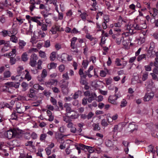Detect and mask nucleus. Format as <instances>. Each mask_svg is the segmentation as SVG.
Wrapping results in <instances>:
<instances>
[{
  "mask_svg": "<svg viewBox=\"0 0 158 158\" xmlns=\"http://www.w3.org/2000/svg\"><path fill=\"white\" fill-rule=\"evenodd\" d=\"M4 135L6 137L10 139L14 137H17V132L15 130H10L4 132Z\"/></svg>",
  "mask_w": 158,
  "mask_h": 158,
  "instance_id": "f257e3e1",
  "label": "nucleus"
},
{
  "mask_svg": "<svg viewBox=\"0 0 158 158\" xmlns=\"http://www.w3.org/2000/svg\"><path fill=\"white\" fill-rule=\"evenodd\" d=\"M38 59L37 55L35 53L32 54L30 58L29 64L32 67H34L36 64V60Z\"/></svg>",
  "mask_w": 158,
  "mask_h": 158,
  "instance_id": "f03ea898",
  "label": "nucleus"
},
{
  "mask_svg": "<svg viewBox=\"0 0 158 158\" xmlns=\"http://www.w3.org/2000/svg\"><path fill=\"white\" fill-rule=\"evenodd\" d=\"M68 82H67L66 84H62L60 85L61 90L63 94H67L69 92V89L68 87Z\"/></svg>",
  "mask_w": 158,
  "mask_h": 158,
  "instance_id": "7ed1b4c3",
  "label": "nucleus"
},
{
  "mask_svg": "<svg viewBox=\"0 0 158 158\" xmlns=\"http://www.w3.org/2000/svg\"><path fill=\"white\" fill-rule=\"evenodd\" d=\"M154 96V93L152 92H150L146 94L144 97V101L145 102L151 100Z\"/></svg>",
  "mask_w": 158,
  "mask_h": 158,
  "instance_id": "20e7f679",
  "label": "nucleus"
},
{
  "mask_svg": "<svg viewBox=\"0 0 158 158\" xmlns=\"http://www.w3.org/2000/svg\"><path fill=\"white\" fill-rule=\"evenodd\" d=\"M128 127L131 130L130 131L131 132L135 130L137 131V130L138 126L134 122L130 123Z\"/></svg>",
  "mask_w": 158,
  "mask_h": 158,
  "instance_id": "39448f33",
  "label": "nucleus"
},
{
  "mask_svg": "<svg viewBox=\"0 0 158 158\" xmlns=\"http://www.w3.org/2000/svg\"><path fill=\"white\" fill-rule=\"evenodd\" d=\"M36 91L33 88H31L29 89V92L28 93L27 95L30 98H32L36 96L35 94Z\"/></svg>",
  "mask_w": 158,
  "mask_h": 158,
  "instance_id": "423d86ee",
  "label": "nucleus"
},
{
  "mask_svg": "<svg viewBox=\"0 0 158 158\" xmlns=\"http://www.w3.org/2000/svg\"><path fill=\"white\" fill-rule=\"evenodd\" d=\"M71 104L68 103H65L64 105V107L65 108V110L66 112V114H68L72 112H73L74 110H72L70 107Z\"/></svg>",
  "mask_w": 158,
  "mask_h": 158,
  "instance_id": "0eeeda50",
  "label": "nucleus"
},
{
  "mask_svg": "<svg viewBox=\"0 0 158 158\" xmlns=\"http://www.w3.org/2000/svg\"><path fill=\"white\" fill-rule=\"evenodd\" d=\"M60 27L59 26L55 25L52 27L50 31L52 34H55L57 31H60Z\"/></svg>",
  "mask_w": 158,
  "mask_h": 158,
  "instance_id": "6e6552de",
  "label": "nucleus"
},
{
  "mask_svg": "<svg viewBox=\"0 0 158 158\" xmlns=\"http://www.w3.org/2000/svg\"><path fill=\"white\" fill-rule=\"evenodd\" d=\"M16 110L18 113L21 114L23 113L25 111V109L23 106H16Z\"/></svg>",
  "mask_w": 158,
  "mask_h": 158,
  "instance_id": "1a4fd4ad",
  "label": "nucleus"
},
{
  "mask_svg": "<svg viewBox=\"0 0 158 158\" xmlns=\"http://www.w3.org/2000/svg\"><path fill=\"white\" fill-rule=\"evenodd\" d=\"M85 145L82 144H77L75 145L76 148L78 150V153H81V149L82 150H84Z\"/></svg>",
  "mask_w": 158,
  "mask_h": 158,
  "instance_id": "9d476101",
  "label": "nucleus"
},
{
  "mask_svg": "<svg viewBox=\"0 0 158 158\" xmlns=\"http://www.w3.org/2000/svg\"><path fill=\"white\" fill-rule=\"evenodd\" d=\"M96 97L95 93H91V94L88 97V101L89 103H91L93 100H94L95 98Z\"/></svg>",
  "mask_w": 158,
  "mask_h": 158,
  "instance_id": "9b49d317",
  "label": "nucleus"
},
{
  "mask_svg": "<svg viewBox=\"0 0 158 158\" xmlns=\"http://www.w3.org/2000/svg\"><path fill=\"white\" fill-rule=\"evenodd\" d=\"M84 147H85L84 150L85 151L87 150L89 153H93L94 151V149L92 147L86 145Z\"/></svg>",
  "mask_w": 158,
  "mask_h": 158,
  "instance_id": "f8f14e48",
  "label": "nucleus"
},
{
  "mask_svg": "<svg viewBox=\"0 0 158 158\" xmlns=\"http://www.w3.org/2000/svg\"><path fill=\"white\" fill-rule=\"evenodd\" d=\"M10 146H12L13 147H10V149L11 150L15 147L18 146L17 141L16 140H14L10 143Z\"/></svg>",
  "mask_w": 158,
  "mask_h": 158,
  "instance_id": "ddd939ff",
  "label": "nucleus"
},
{
  "mask_svg": "<svg viewBox=\"0 0 158 158\" xmlns=\"http://www.w3.org/2000/svg\"><path fill=\"white\" fill-rule=\"evenodd\" d=\"M115 98H114V96H110L108 98V101L109 102L111 103L112 104L116 105L117 104V102L116 101Z\"/></svg>",
  "mask_w": 158,
  "mask_h": 158,
  "instance_id": "4468645a",
  "label": "nucleus"
},
{
  "mask_svg": "<svg viewBox=\"0 0 158 158\" xmlns=\"http://www.w3.org/2000/svg\"><path fill=\"white\" fill-rule=\"evenodd\" d=\"M122 129L123 128L122 126L119 127V126L118 125H116L114 126L113 131L114 132H117L118 131V132H120L122 131Z\"/></svg>",
  "mask_w": 158,
  "mask_h": 158,
  "instance_id": "2eb2a0df",
  "label": "nucleus"
},
{
  "mask_svg": "<svg viewBox=\"0 0 158 158\" xmlns=\"http://www.w3.org/2000/svg\"><path fill=\"white\" fill-rule=\"evenodd\" d=\"M9 36H10V40L14 43L18 42V38L15 36L14 35H9Z\"/></svg>",
  "mask_w": 158,
  "mask_h": 158,
  "instance_id": "dca6fc26",
  "label": "nucleus"
},
{
  "mask_svg": "<svg viewBox=\"0 0 158 158\" xmlns=\"http://www.w3.org/2000/svg\"><path fill=\"white\" fill-rule=\"evenodd\" d=\"M65 115L66 116L63 117V120L68 123L71 122V118L68 116V114H65Z\"/></svg>",
  "mask_w": 158,
  "mask_h": 158,
  "instance_id": "f3484780",
  "label": "nucleus"
},
{
  "mask_svg": "<svg viewBox=\"0 0 158 158\" xmlns=\"http://www.w3.org/2000/svg\"><path fill=\"white\" fill-rule=\"evenodd\" d=\"M114 141H112L110 140H108L106 141V145L107 147H112L114 144Z\"/></svg>",
  "mask_w": 158,
  "mask_h": 158,
  "instance_id": "a211bd4d",
  "label": "nucleus"
},
{
  "mask_svg": "<svg viewBox=\"0 0 158 158\" xmlns=\"http://www.w3.org/2000/svg\"><path fill=\"white\" fill-rule=\"evenodd\" d=\"M41 13L45 19L47 18L49 15H52V13H48L44 10L42 11L41 12Z\"/></svg>",
  "mask_w": 158,
  "mask_h": 158,
  "instance_id": "6ab92c4d",
  "label": "nucleus"
},
{
  "mask_svg": "<svg viewBox=\"0 0 158 158\" xmlns=\"http://www.w3.org/2000/svg\"><path fill=\"white\" fill-rule=\"evenodd\" d=\"M21 85L23 89L22 91H25L27 89L28 85L25 82H23L22 83Z\"/></svg>",
  "mask_w": 158,
  "mask_h": 158,
  "instance_id": "aec40b11",
  "label": "nucleus"
},
{
  "mask_svg": "<svg viewBox=\"0 0 158 158\" xmlns=\"http://www.w3.org/2000/svg\"><path fill=\"white\" fill-rule=\"evenodd\" d=\"M56 53L55 52H52L50 55V58L51 61H54L55 60L56 57Z\"/></svg>",
  "mask_w": 158,
  "mask_h": 158,
  "instance_id": "412c9836",
  "label": "nucleus"
},
{
  "mask_svg": "<svg viewBox=\"0 0 158 158\" xmlns=\"http://www.w3.org/2000/svg\"><path fill=\"white\" fill-rule=\"evenodd\" d=\"M19 48L20 49H22L26 45V43L23 40H20L19 42Z\"/></svg>",
  "mask_w": 158,
  "mask_h": 158,
  "instance_id": "4be33fe9",
  "label": "nucleus"
},
{
  "mask_svg": "<svg viewBox=\"0 0 158 158\" xmlns=\"http://www.w3.org/2000/svg\"><path fill=\"white\" fill-rule=\"evenodd\" d=\"M132 27L134 28L135 30H139L142 29V27L140 26L139 25L136 23H135L133 24Z\"/></svg>",
  "mask_w": 158,
  "mask_h": 158,
  "instance_id": "5701e85b",
  "label": "nucleus"
},
{
  "mask_svg": "<svg viewBox=\"0 0 158 158\" xmlns=\"http://www.w3.org/2000/svg\"><path fill=\"white\" fill-rule=\"evenodd\" d=\"M39 26H41V29L42 31H45L47 30V25L45 23H41V24L39 25Z\"/></svg>",
  "mask_w": 158,
  "mask_h": 158,
  "instance_id": "b1692460",
  "label": "nucleus"
},
{
  "mask_svg": "<svg viewBox=\"0 0 158 158\" xmlns=\"http://www.w3.org/2000/svg\"><path fill=\"white\" fill-rule=\"evenodd\" d=\"M27 55V53H24L22 56V60L24 61H26L28 60Z\"/></svg>",
  "mask_w": 158,
  "mask_h": 158,
  "instance_id": "393cba45",
  "label": "nucleus"
},
{
  "mask_svg": "<svg viewBox=\"0 0 158 158\" xmlns=\"http://www.w3.org/2000/svg\"><path fill=\"white\" fill-rule=\"evenodd\" d=\"M47 135L46 134H42L40 136V139L41 141H45Z\"/></svg>",
  "mask_w": 158,
  "mask_h": 158,
  "instance_id": "a878e982",
  "label": "nucleus"
},
{
  "mask_svg": "<svg viewBox=\"0 0 158 158\" xmlns=\"http://www.w3.org/2000/svg\"><path fill=\"white\" fill-rule=\"evenodd\" d=\"M146 55L145 54H143L139 56L137 58V60L138 61H140L144 59H146Z\"/></svg>",
  "mask_w": 158,
  "mask_h": 158,
  "instance_id": "bb28decb",
  "label": "nucleus"
},
{
  "mask_svg": "<svg viewBox=\"0 0 158 158\" xmlns=\"http://www.w3.org/2000/svg\"><path fill=\"white\" fill-rule=\"evenodd\" d=\"M4 44V46L1 49V50L3 52L6 51L7 50H6L5 48L6 47H9V41H7L6 43L5 42V44Z\"/></svg>",
  "mask_w": 158,
  "mask_h": 158,
  "instance_id": "cd10ccee",
  "label": "nucleus"
},
{
  "mask_svg": "<svg viewBox=\"0 0 158 158\" xmlns=\"http://www.w3.org/2000/svg\"><path fill=\"white\" fill-rule=\"evenodd\" d=\"M33 142L31 141H27L25 143V145L27 146H29L33 148L34 146L33 145Z\"/></svg>",
  "mask_w": 158,
  "mask_h": 158,
  "instance_id": "c85d7f7f",
  "label": "nucleus"
},
{
  "mask_svg": "<svg viewBox=\"0 0 158 158\" xmlns=\"http://www.w3.org/2000/svg\"><path fill=\"white\" fill-rule=\"evenodd\" d=\"M31 20L32 21L36 23L39 25L40 24H41V22L38 20L35 16L32 17L31 18Z\"/></svg>",
  "mask_w": 158,
  "mask_h": 158,
  "instance_id": "c756f323",
  "label": "nucleus"
},
{
  "mask_svg": "<svg viewBox=\"0 0 158 158\" xmlns=\"http://www.w3.org/2000/svg\"><path fill=\"white\" fill-rule=\"evenodd\" d=\"M108 72L107 69H106L105 71L103 70L101 71L100 73V76L102 77H105L106 76L107 73Z\"/></svg>",
  "mask_w": 158,
  "mask_h": 158,
  "instance_id": "7c9ffc66",
  "label": "nucleus"
},
{
  "mask_svg": "<svg viewBox=\"0 0 158 158\" xmlns=\"http://www.w3.org/2000/svg\"><path fill=\"white\" fill-rule=\"evenodd\" d=\"M127 101L125 99H123L121 102L120 106L121 107H125L127 106Z\"/></svg>",
  "mask_w": 158,
  "mask_h": 158,
  "instance_id": "2f4dec72",
  "label": "nucleus"
},
{
  "mask_svg": "<svg viewBox=\"0 0 158 158\" xmlns=\"http://www.w3.org/2000/svg\"><path fill=\"white\" fill-rule=\"evenodd\" d=\"M47 75V73L45 69L43 70L41 74V77L42 78H45Z\"/></svg>",
  "mask_w": 158,
  "mask_h": 158,
  "instance_id": "473e14b6",
  "label": "nucleus"
},
{
  "mask_svg": "<svg viewBox=\"0 0 158 158\" xmlns=\"http://www.w3.org/2000/svg\"><path fill=\"white\" fill-rule=\"evenodd\" d=\"M37 63L38 65L37 69L38 70L41 69H42V68L41 66V65H42V61L40 60H38Z\"/></svg>",
  "mask_w": 158,
  "mask_h": 158,
  "instance_id": "72a5a7b5",
  "label": "nucleus"
},
{
  "mask_svg": "<svg viewBox=\"0 0 158 158\" xmlns=\"http://www.w3.org/2000/svg\"><path fill=\"white\" fill-rule=\"evenodd\" d=\"M89 63V62L87 60H84L82 63V65L85 69L86 68Z\"/></svg>",
  "mask_w": 158,
  "mask_h": 158,
  "instance_id": "f704fd0d",
  "label": "nucleus"
},
{
  "mask_svg": "<svg viewBox=\"0 0 158 158\" xmlns=\"http://www.w3.org/2000/svg\"><path fill=\"white\" fill-rule=\"evenodd\" d=\"M108 123V122L107 123L106 120L105 119H103L101 121V124L103 126H107Z\"/></svg>",
  "mask_w": 158,
  "mask_h": 158,
  "instance_id": "c9c22d12",
  "label": "nucleus"
},
{
  "mask_svg": "<svg viewBox=\"0 0 158 158\" xmlns=\"http://www.w3.org/2000/svg\"><path fill=\"white\" fill-rule=\"evenodd\" d=\"M148 73L147 72L145 73H143L142 75V80L143 81H145L148 78Z\"/></svg>",
  "mask_w": 158,
  "mask_h": 158,
  "instance_id": "e433bc0d",
  "label": "nucleus"
},
{
  "mask_svg": "<svg viewBox=\"0 0 158 158\" xmlns=\"http://www.w3.org/2000/svg\"><path fill=\"white\" fill-rule=\"evenodd\" d=\"M16 52V51L15 49H13L12 51L9 53V54H6L7 56H13V55L15 54Z\"/></svg>",
  "mask_w": 158,
  "mask_h": 158,
  "instance_id": "4c0bfd02",
  "label": "nucleus"
},
{
  "mask_svg": "<svg viewBox=\"0 0 158 158\" xmlns=\"http://www.w3.org/2000/svg\"><path fill=\"white\" fill-rule=\"evenodd\" d=\"M154 147L152 145H150L148 147V151L151 152H152L153 154L155 153V151L153 150Z\"/></svg>",
  "mask_w": 158,
  "mask_h": 158,
  "instance_id": "58836bf2",
  "label": "nucleus"
},
{
  "mask_svg": "<svg viewBox=\"0 0 158 158\" xmlns=\"http://www.w3.org/2000/svg\"><path fill=\"white\" fill-rule=\"evenodd\" d=\"M77 40V38L76 37H73L71 40V46L75 45L76 42Z\"/></svg>",
  "mask_w": 158,
  "mask_h": 158,
  "instance_id": "ea45409f",
  "label": "nucleus"
},
{
  "mask_svg": "<svg viewBox=\"0 0 158 158\" xmlns=\"http://www.w3.org/2000/svg\"><path fill=\"white\" fill-rule=\"evenodd\" d=\"M74 113L70 115L69 116L71 119H76L78 118V115L76 114L75 112L74 111Z\"/></svg>",
  "mask_w": 158,
  "mask_h": 158,
  "instance_id": "a19ab883",
  "label": "nucleus"
},
{
  "mask_svg": "<svg viewBox=\"0 0 158 158\" xmlns=\"http://www.w3.org/2000/svg\"><path fill=\"white\" fill-rule=\"evenodd\" d=\"M41 103V100H38L36 102H33L32 104V106H38L40 105Z\"/></svg>",
  "mask_w": 158,
  "mask_h": 158,
  "instance_id": "79ce46f5",
  "label": "nucleus"
},
{
  "mask_svg": "<svg viewBox=\"0 0 158 158\" xmlns=\"http://www.w3.org/2000/svg\"><path fill=\"white\" fill-rule=\"evenodd\" d=\"M25 77L28 81H30L31 78V77L29 74V72L28 71H27V73L25 75Z\"/></svg>",
  "mask_w": 158,
  "mask_h": 158,
  "instance_id": "37998d69",
  "label": "nucleus"
},
{
  "mask_svg": "<svg viewBox=\"0 0 158 158\" xmlns=\"http://www.w3.org/2000/svg\"><path fill=\"white\" fill-rule=\"evenodd\" d=\"M65 69V66L64 65L62 64H60L59 66V69L60 72H62Z\"/></svg>",
  "mask_w": 158,
  "mask_h": 158,
  "instance_id": "c03bdc74",
  "label": "nucleus"
},
{
  "mask_svg": "<svg viewBox=\"0 0 158 158\" xmlns=\"http://www.w3.org/2000/svg\"><path fill=\"white\" fill-rule=\"evenodd\" d=\"M71 47L72 49L73 50L72 51L76 53H77L78 52V51L76 47L75 46V45L71 46Z\"/></svg>",
  "mask_w": 158,
  "mask_h": 158,
  "instance_id": "a18cd8bd",
  "label": "nucleus"
},
{
  "mask_svg": "<svg viewBox=\"0 0 158 158\" xmlns=\"http://www.w3.org/2000/svg\"><path fill=\"white\" fill-rule=\"evenodd\" d=\"M80 93L81 92L79 91L75 93L73 96V98L74 99H76L78 98L79 97V94H80Z\"/></svg>",
  "mask_w": 158,
  "mask_h": 158,
  "instance_id": "49530a36",
  "label": "nucleus"
},
{
  "mask_svg": "<svg viewBox=\"0 0 158 158\" xmlns=\"http://www.w3.org/2000/svg\"><path fill=\"white\" fill-rule=\"evenodd\" d=\"M123 39V36H121L120 37L116 39V43H117V44H118V45L120 44L121 43V40H122V39Z\"/></svg>",
  "mask_w": 158,
  "mask_h": 158,
  "instance_id": "de8ad7c7",
  "label": "nucleus"
},
{
  "mask_svg": "<svg viewBox=\"0 0 158 158\" xmlns=\"http://www.w3.org/2000/svg\"><path fill=\"white\" fill-rule=\"evenodd\" d=\"M154 51L153 50L150 51V49L149 50L148 53L149 55H150V57L151 58H152L154 57Z\"/></svg>",
  "mask_w": 158,
  "mask_h": 158,
  "instance_id": "09e8293b",
  "label": "nucleus"
},
{
  "mask_svg": "<svg viewBox=\"0 0 158 158\" xmlns=\"http://www.w3.org/2000/svg\"><path fill=\"white\" fill-rule=\"evenodd\" d=\"M4 77H9L10 76V73L9 71H5L4 73Z\"/></svg>",
  "mask_w": 158,
  "mask_h": 158,
  "instance_id": "8fccbe9b",
  "label": "nucleus"
},
{
  "mask_svg": "<svg viewBox=\"0 0 158 158\" xmlns=\"http://www.w3.org/2000/svg\"><path fill=\"white\" fill-rule=\"evenodd\" d=\"M50 100L53 105H56L57 104L56 100L52 97H51Z\"/></svg>",
  "mask_w": 158,
  "mask_h": 158,
  "instance_id": "3c124183",
  "label": "nucleus"
},
{
  "mask_svg": "<svg viewBox=\"0 0 158 158\" xmlns=\"http://www.w3.org/2000/svg\"><path fill=\"white\" fill-rule=\"evenodd\" d=\"M40 56L42 58H45L46 56L44 52L41 51H40L39 52Z\"/></svg>",
  "mask_w": 158,
  "mask_h": 158,
  "instance_id": "603ef678",
  "label": "nucleus"
},
{
  "mask_svg": "<svg viewBox=\"0 0 158 158\" xmlns=\"http://www.w3.org/2000/svg\"><path fill=\"white\" fill-rule=\"evenodd\" d=\"M63 78L65 80H68L69 79V77L68 75V72H66L62 75Z\"/></svg>",
  "mask_w": 158,
  "mask_h": 158,
  "instance_id": "864d4df0",
  "label": "nucleus"
},
{
  "mask_svg": "<svg viewBox=\"0 0 158 158\" xmlns=\"http://www.w3.org/2000/svg\"><path fill=\"white\" fill-rule=\"evenodd\" d=\"M57 81L56 80L51 79L48 82V84L51 85H53L56 82H57Z\"/></svg>",
  "mask_w": 158,
  "mask_h": 158,
  "instance_id": "5fc2aeb1",
  "label": "nucleus"
},
{
  "mask_svg": "<svg viewBox=\"0 0 158 158\" xmlns=\"http://www.w3.org/2000/svg\"><path fill=\"white\" fill-rule=\"evenodd\" d=\"M31 136L33 139H35L37 138L38 136L36 133L34 132H33L31 133Z\"/></svg>",
  "mask_w": 158,
  "mask_h": 158,
  "instance_id": "6e6d98bb",
  "label": "nucleus"
},
{
  "mask_svg": "<svg viewBox=\"0 0 158 158\" xmlns=\"http://www.w3.org/2000/svg\"><path fill=\"white\" fill-rule=\"evenodd\" d=\"M127 29L129 30V32L131 34L135 33L136 32L134 31V30L130 28V26H128L127 27Z\"/></svg>",
  "mask_w": 158,
  "mask_h": 158,
  "instance_id": "4d7b16f0",
  "label": "nucleus"
},
{
  "mask_svg": "<svg viewBox=\"0 0 158 158\" xmlns=\"http://www.w3.org/2000/svg\"><path fill=\"white\" fill-rule=\"evenodd\" d=\"M155 48V44L153 42H151L150 44V47L149 48L150 51L153 50Z\"/></svg>",
  "mask_w": 158,
  "mask_h": 158,
  "instance_id": "13d9d810",
  "label": "nucleus"
},
{
  "mask_svg": "<svg viewBox=\"0 0 158 158\" xmlns=\"http://www.w3.org/2000/svg\"><path fill=\"white\" fill-rule=\"evenodd\" d=\"M104 22H105L106 23H107L109 21V18L108 15H106L104 16Z\"/></svg>",
  "mask_w": 158,
  "mask_h": 158,
  "instance_id": "bf43d9fd",
  "label": "nucleus"
},
{
  "mask_svg": "<svg viewBox=\"0 0 158 158\" xmlns=\"http://www.w3.org/2000/svg\"><path fill=\"white\" fill-rule=\"evenodd\" d=\"M56 67V64L54 63H51L48 66V67L49 68V69H51L52 68H55Z\"/></svg>",
  "mask_w": 158,
  "mask_h": 158,
  "instance_id": "052dcab7",
  "label": "nucleus"
},
{
  "mask_svg": "<svg viewBox=\"0 0 158 158\" xmlns=\"http://www.w3.org/2000/svg\"><path fill=\"white\" fill-rule=\"evenodd\" d=\"M37 51V49L36 48H31L29 49L28 51V53H32L34 52H36Z\"/></svg>",
  "mask_w": 158,
  "mask_h": 158,
  "instance_id": "680f3d73",
  "label": "nucleus"
},
{
  "mask_svg": "<svg viewBox=\"0 0 158 158\" xmlns=\"http://www.w3.org/2000/svg\"><path fill=\"white\" fill-rule=\"evenodd\" d=\"M16 62V59L14 58L13 57L10 58V62L11 65H13L15 64Z\"/></svg>",
  "mask_w": 158,
  "mask_h": 158,
  "instance_id": "e2e57ef3",
  "label": "nucleus"
},
{
  "mask_svg": "<svg viewBox=\"0 0 158 158\" xmlns=\"http://www.w3.org/2000/svg\"><path fill=\"white\" fill-rule=\"evenodd\" d=\"M121 60L117 58L116 59L115 63L117 66H120L122 65V64L121 63Z\"/></svg>",
  "mask_w": 158,
  "mask_h": 158,
  "instance_id": "0e129e2a",
  "label": "nucleus"
},
{
  "mask_svg": "<svg viewBox=\"0 0 158 158\" xmlns=\"http://www.w3.org/2000/svg\"><path fill=\"white\" fill-rule=\"evenodd\" d=\"M96 57L94 56H92L90 58V62L92 61L93 63L96 62Z\"/></svg>",
  "mask_w": 158,
  "mask_h": 158,
  "instance_id": "69168bd1",
  "label": "nucleus"
},
{
  "mask_svg": "<svg viewBox=\"0 0 158 158\" xmlns=\"http://www.w3.org/2000/svg\"><path fill=\"white\" fill-rule=\"evenodd\" d=\"M30 42L33 44H35L37 42V40L35 37H32L31 39Z\"/></svg>",
  "mask_w": 158,
  "mask_h": 158,
  "instance_id": "338daca9",
  "label": "nucleus"
},
{
  "mask_svg": "<svg viewBox=\"0 0 158 158\" xmlns=\"http://www.w3.org/2000/svg\"><path fill=\"white\" fill-rule=\"evenodd\" d=\"M94 114L92 112H89L88 114L87 115V119H90L94 116Z\"/></svg>",
  "mask_w": 158,
  "mask_h": 158,
  "instance_id": "774afa93",
  "label": "nucleus"
}]
</instances>
